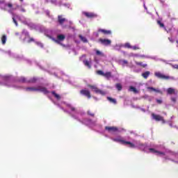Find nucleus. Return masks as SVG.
<instances>
[{"label":"nucleus","instance_id":"nucleus-1","mask_svg":"<svg viewBox=\"0 0 178 178\" xmlns=\"http://www.w3.org/2000/svg\"><path fill=\"white\" fill-rule=\"evenodd\" d=\"M26 91H39L40 92H43V94H49V91L45 87L38 86V87H28L26 88Z\"/></svg>","mask_w":178,"mask_h":178},{"label":"nucleus","instance_id":"nucleus-2","mask_svg":"<svg viewBox=\"0 0 178 178\" xmlns=\"http://www.w3.org/2000/svg\"><path fill=\"white\" fill-rule=\"evenodd\" d=\"M113 141H114L115 143H120V144H122L123 145H129L130 148H136L135 144L129 141H126L120 138H113Z\"/></svg>","mask_w":178,"mask_h":178},{"label":"nucleus","instance_id":"nucleus-3","mask_svg":"<svg viewBox=\"0 0 178 178\" xmlns=\"http://www.w3.org/2000/svg\"><path fill=\"white\" fill-rule=\"evenodd\" d=\"M66 39V36L63 34H60L57 35V39H54V42L58 44V45H61V47H66V45L62 43V41H65Z\"/></svg>","mask_w":178,"mask_h":178},{"label":"nucleus","instance_id":"nucleus-4","mask_svg":"<svg viewBox=\"0 0 178 178\" xmlns=\"http://www.w3.org/2000/svg\"><path fill=\"white\" fill-rule=\"evenodd\" d=\"M154 76L158 79H161V80H170V76L168 75H165L159 72H156L154 73Z\"/></svg>","mask_w":178,"mask_h":178},{"label":"nucleus","instance_id":"nucleus-5","mask_svg":"<svg viewBox=\"0 0 178 178\" xmlns=\"http://www.w3.org/2000/svg\"><path fill=\"white\" fill-rule=\"evenodd\" d=\"M88 87L89 88H91V90H93L96 94H100V95H105V94H106L105 91L99 90L95 86L89 85Z\"/></svg>","mask_w":178,"mask_h":178},{"label":"nucleus","instance_id":"nucleus-6","mask_svg":"<svg viewBox=\"0 0 178 178\" xmlns=\"http://www.w3.org/2000/svg\"><path fill=\"white\" fill-rule=\"evenodd\" d=\"M80 95L88 97V99L91 98V92L88 89H82L80 90Z\"/></svg>","mask_w":178,"mask_h":178},{"label":"nucleus","instance_id":"nucleus-7","mask_svg":"<svg viewBox=\"0 0 178 178\" xmlns=\"http://www.w3.org/2000/svg\"><path fill=\"white\" fill-rule=\"evenodd\" d=\"M99 42L102 44V45H105L106 47H108V45H111L112 44V40L109 39H99Z\"/></svg>","mask_w":178,"mask_h":178},{"label":"nucleus","instance_id":"nucleus-8","mask_svg":"<svg viewBox=\"0 0 178 178\" xmlns=\"http://www.w3.org/2000/svg\"><path fill=\"white\" fill-rule=\"evenodd\" d=\"M83 15L88 17V19H95V17H98V15L94 13H88V12H83Z\"/></svg>","mask_w":178,"mask_h":178},{"label":"nucleus","instance_id":"nucleus-9","mask_svg":"<svg viewBox=\"0 0 178 178\" xmlns=\"http://www.w3.org/2000/svg\"><path fill=\"white\" fill-rule=\"evenodd\" d=\"M105 130L108 131V133H118L119 128L117 127H105Z\"/></svg>","mask_w":178,"mask_h":178},{"label":"nucleus","instance_id":"nucleus-10","mask_svg":"<svg viewBox=\"0 0 178 178\" xmlns=\"http://www.w3.org/2000/svg\"><path fill=\"white\" fill-rule=\"evenodd\" d=\"M152 116L154 120H156V122H165V120L163 119V117L156 115L155 113H152Z\"/></svg>","mask_w":178,"mask_h":178},{"label":"nucleus","instance_id":"nucleus-11","mask_svg":"<svg viewBox=\"0 0 178 178\" xmlns=\"http://www.w3.org/2000/svg\"><path fill=\"white\" fill-rule=\"evenodd\" d=\"M167 94H168V95H172V94L174 95H177L178 90H176V89H175L173 88H168L167 89Z\"/></svg>","mask_w":178,"mask_h":178},{"label":"nucleus","instance_id":"nucleus-12","mask_svg":"<svg viewBox=\"0 0 178 178\" xmlns=\"http://www.w3.org/2000/svg\"><path fill=\"white\" fill-rule=\"evenodd\" d=\"M99 33H102V34H104V35H111V34H112V31L110 30H106V29H99L98 30Z\"/></svg>","mask_w":178,"mask_h":178},{"label":"nucleus","instance_id":"nucleus-13","mask_svg":"<svg viewBox=\"0 0 178 178\" xmlns=\"http://www.w3.org/2000/svg\"><path fill=\"white\" fill-rule=\"evenodd\" d=\"M149 151H150V152H152V154H156V155H165V152H159L154 148H149Z\"/></svg>","mask_w":178,"mask_h":178},{"label":"nucleus","instance_id":"nucleus-14","mask_svg":"<svg viewBox=\"0 0 178 178\" xmlns=\"http://www.w3.org/2000/svg\"><path fill=\"white\" fill-rule=\"evenodd\" d=\"M66 22V18L63 17V15H58V22L62 25Z\"/></svg>","mask_w":178,"mask_h":178},{"label":"nucleus","instance_id":"nucleus-15","mask_svg":"<svg viewBox=\"0 0 178 178\" xmlns=\"http://www.w3.org/2000/svg\"><path fill=\"white\" fill-rule=\"evenodd\" d=\"M149 74H151V72L149 71H146L143 73H142V77H143V79H148V77H149Z\"/></svg>","mask_w":178,"mask_h":178},{"label":"nucleus","instance_id":"nucleus-16","mask_svg":"<svg viewBox=\"0 0 178 178\" xmlns=\"http://www.w3.org/2000/svg\"><path fill=\"white\" fill-rule=\"evenodd\" d=\"M108 101L111 102V104H114V105H116L118 104V102L115 100V99H113L111 97H107Z\"/></svg>","mask_w":178,"mask_h":178},{"label":"nucleus","instance_id":"nucleus-17","mask_svg":"<svg viewBox=\"0 0 178 178\" xmlns=\"http://www.w3.org/2000/svg\"><path fill=\"white\" fill-rule=\"evenodd\" d=\"M79 37L81 41H82V42H84V43L88 42V40H87L86 37H84L82 35H79Z\"/></svg>","mask_w":178,"mask_h":178},{"label":"nucleus","instance_id":"nucleus-18","mask_svg":"<svg viewBox=\"0 0 178 178\" xmlns=\"http://www.w3.org/2000/svg\"><path fill=\"white\" fill-rule=\"evenodd\" d=\"M83 65L88 67V69H91V63L87 60H83Z\"/></svg>","mask_w":178,"mask_h":178},{"label":"nucleus","instance_id":"nucleus-19","mask_svg":"<svg viewBox=\"0 0 178 178\" xmlns=\"http://www.w3.org/2000/svg\"><path fill=\"white\" fill-rule=\"evenodd\" d=\"M1 44L3 45H5V44H6V40H7L6 35H3L1 36Z\"/></svg>","mask_w":178,"mask_h":178},{"label":"nucleus","instance_id":"nucleus-20","mask_svg":"<svg viewBox=\"0 0 178 178\" xmlns=\"http://www.w3.org/2000/svg\"><path fill=\"white\" fill-rule=\"evenodd\" d=\"M129 91H132L134 94H138V90L134 86L129 87Z\"/></svg>","mask_w":178,"mask_h":178},{"label":"nucleus","instance_id":"nucleus-21","mask_svg":"<svg viewBox=\"0 0 178 178\" xmlns=\"http://www.w3.org/2000/svg\"><path fill=\"white\" fill-rule=\"evenodd\" d=\"M104 77H106V79H111V77H112V73L111 72H107L104 73Z\"/></svg>","mask_w":178,"mask_h":178},{"label":"nucleus","instance_id":"nucleus-22","mask_svg":"<svg viewBox=\"0 0 178 178\" xmlns=\"http://www.w3.org/2000/svg\"><path fill=\"white\" fill-rule=\"evenodd\" d=\"M137 66H141V67H147V64H143V62H136L135 63Z\"/></svg>","mask_w":178,"mask_h":178},{"label":"nucleus","instance_id":"nucleus-23","mask_svg":"<svg viewBox=\"0 0 178 178\" xmlns=\"http://www.w3.org/2000/svg\"><path fill=\"white\" fill-rule=\"evenodd\" d=\"M115 88H117V90L118 91H122V89L123 88V86H122V84H120V83H116L115 84Z\"/></svg>","mask_w":178,"mask_h":178},{"label":"nucleus","instance_id":"nucleus-24","mask_svg":"<svg viewBox=\"0 0 178 178\" xmlns=\"http://www.w3.org/2000/svg\"><path fill=\"white\" fill-rule=\"evenodd\" d=\"M52 95H54V97H55V98H56V99H60V96L58 94H56V92H55V91H52L51 92Z\"/></svg>","mask_w":178,"mask_h":178},{"label":"nucleus","instance_id":"nucleus-25","mask_svg":"<svg viewBox=\"0 0 178 178\" xmlns=\"http://www.w3.org/2000/svg\"><path fill=\"white\" fill-rule=\"evenodd\" d=\"M18 81H19V83H27V81L26 80V78L22 76L18 79Z\"/></svg>","mask_w":178,"mask_h":178},{"label":"nucleus","instance_id":"nucleus-26","mask_svg":"<svg viewBox=\"0 0 178 178\" xmlns=\"http://www.w3.org/2000/svg\"><path fill=\"white\" fill-rule=\"evenodd\" d=\"M6 6H8V8H9L10 9H12V10H14V8H13V4H12V3H6Z\"/></svg>","mask_w":178,"mask_h":178},{"label":"nucleus","instance_id":"nucleus-27","mask_svg":"<svg viewBox=\"0 0 178 178\" xmlns=\"http://www.w3.org/2000/svg\"><path fill=\"white\" fill-rule=\"evenodd\" d=\"M104 74H105V72H103L102 70H97V74H99V76H104Z\"/></svg>","mask_w":178,"mask_h":178},{"label":"nucleus","instance_id":"nucleus-28","mask_svg":"<svg viewBox=\"0 0 178 178\" xmlns=\"http://www.w3.org/2000/svg\"><path fill=\"white\" fill-rule=\"evenodd\" d=\"M157 24H159L160 27H162V28L165 27V24L162 23V22H161L160 20L157 21Z\"/></svg>","mask_w":178,"mask_h":178},{"label":"nucleus","instance_id":"nucleus-29","mask_svg":"<svg viewBox=\"0 0 178 178\" xmlns=\"http://www.w3.org/2000/svg\"><path fill=\"white\" fill-rule=\"evenodd\" d=\"M37 81V79L35 77L31 78L28 83H35Z\"/></svg>","mask_w":178,"mask_h":178},{"label":"nucleus","instance_id":"nucleus-30","mask_svg":"<svg viewBox=\"0 0 178 178\" xmlns=\"http://www.w3.org/2000/svg\"><path fill=\"white\" fill-rule=\"evenodd\" d=\"M124 47V48H128L129 49H131V44H130V43H125Z\"/></svg>","mask_w":178,"mask_h":178},{"label":"nucleus","instance_id":"nucleus-31","mask_svg":"<svg viewBox=\"0 0 178 178\" xmlns=\"http://www.w3.org/2000/svg\"><path fill=\"white\" fill-rule=\"evenodd\" d=\"M96 54L98 55L99 56H104V54L99 51V50H96Z\"/></svg>","mask_w":178,"mask_h":178},{"label":"nucleus","instance_id":"nucleus-32","mask_svg":"<svg viewBox=\"0 0 178 178\" xmlns=\"http://www.w3.org/2000/svg\"><path fill=\"white\" fill-rule=\"evenodd\" d=\"M141 2H143V8L144 9L147 11L148 10V8H147V6H145V1H144V0H140Z\"/></svg>","mask_w":178,"mask_h":178},{"label":"nucleus","instance_id":"nucleus-33","mask_svg":"<svg viewBox=\"0 0 178 178\" xmlns=\"http://www.w3.org/2000/svg\"><path fill=\"white\" fill-rule=\"evenodd\" d=\"M131 49H134V51H137V49H140V47L138 46H131Z\"/></svg>","mask_w":178,"mask_h":178},{"label":"nucleus","instance_id":"nucleus-34","mask_svg":"<svg viewBox=\"0 0 178 178\" xmlns=\"http://www.w3.org/2000/svg\"><path fill=\"white\" fill-rule=\"evenodd\" d=\"M170 99H171L172 102H176V101H177L176 97H172L170 98Z\"/></svg>","mask_w":178,"mask_h":178},{"label":"nucleus","instance_id":"nucleus-35","mask_svg":"<svg viewBox=\"0 0 178 178\" xmlns=\"http://www.w3.org/2000/svg\"><path fill=\"white\" fill-rule=\"evenodd\" d=\"M45 13H46L47 16H48V17H51V15H50L49 10H47L45 12Z\"/></svg>","mask_w":178,"mask_h":178},{"label":"nucleus","instance_id":"nucleus-36","mask_svg":"<svg viewBox=\"0 0 178 178\" xmlns=\"http://www.w3.org/2000/svg\"><path fill=\"white\" fill-rule=\"evenodd\" d=\"M13 21L15 26H17V21H16V19H15V17H13Z\"/></svg>","mask_w":178,"mask_h":178},{"label":"nucleus","instance_id":"nucleus-37","mask_svg":"<svg viewBox=\"0 0 178 178\" xmlns=\"http://www.w3.org/2000/svg\"><path fill=\"white\" fill-rule=\"evenodd\" d=\"M88 115H89L90 116H92V118H94L95 114L92 113H90V111L88 112Z\"/></svg>","mask_w":178,"mask_h":178},{"label":"nucleus","instance_id":"nucleus-38","mask_svg":"<svg viewBox=\"0 0 178 178\" xmlns=\"http://www.w3.org/2000/svg\"><path fill=\"white\" fill-rule=\"evenodd\" d=\"M34 38H31L29 40V41H28V42H34Z\"/></svg>","mask_w":178,"mask_h":178},{"label":"nucleus","instance_id":"nucleus-39","mask_svg":"<svg viewBox=\"0 0 178 178\" xmlns=\"http://www.w3.org/2000/svg\"><path fill=\"white\" fill-rule=\"evenodd\" d=\"M70 108L71 111H72V112H74V111H76V108L72 106H70Z\"/></svg>","mask_w":178,"mask_h":178},{"label":"nucleus","instance_id":"nucleus-40","mask_svg":"<svg viewBox=\"0 0 178 178\" xmlns=\"http://www.w3.org/2000/svg\"><path fill=\"white\" fill-rule=\"evenodd\" d=\"M122 63H123L124 65H127V64L129 63V62H127V60H122Z\"/></svg>","mask_w":178,"mask_h":178},{"label":"nucleus","instance_id":"nucleus-41","mask_svg":"<svg viewBox=\"0 0 178 178\" xmlns=\"http://www.w3.org/2000/svg\"><path fill=\"white\" fill-rule=\"evenodd\" d=\"M149 88V90H152V91H156V89H155L154 88H153V87H149V88Z\"/></svg>","mask_w":178,"mask_h":178},{"label":"nucleus","instance_id":"nucleus-42","mask_svg":"<svg viewBox=\"0 0 178 178\" xmlns=\"http://www.w3.org/2000/svg\"><path fill=\"white\" fill-rule=\"evenodd\" d=\"M156 102H157V104H162V100L157 99Z\"/></svg>","mask_w":178,"mask_h":178},{"label":"nucleus","instance_id":"nucleus-43","mask_svg":"<svg viewBox=\"0 0 178 178\" xmlns=\"http://www.w3.org/2000/svg\"><path fill=\"white\" fill-rule=\"evenodd\" d=\"M172 67H173L174 69H177V70H178V65H172Z\"/></svg>","mask_w":178,"mask_h":178},{"label":"nucleus","instance_id":"nucleus-44","mask_svg":"<svg viewBox=\"0 0 178 178\" xmlns=\"http://www.w3.org/2000/svg\"><path fill=\"white\" fill-rule=\"evenodd\" d=\"M4 81L9 82V78H3Z\"/></svg>","mask_w":178,"mask_h":178},{"label":"nucleus","instance_id":"nucleus-45","mask_svg":"<svg viewBox=\"0 0 178 178\" xmlns=\"http://www.w3.org/2000/svg\"><path fill=\"white\" fill-rule=\"evenodd\" d=\"M155 91V92H159V93H161L162 92H161V90H157V89H156V90H154Z\"/></svg>","mask_w":178,"mask_h":178},{"label":"nucleus","instance_id":"nucleus-46","mask_svg":"<svg viewBox=\"0 0 178 178\" xmlns=\"http://www.w3.org/2000/svg\"><path fill=\"white\" fill-rule=\"evenodd\" d=\"M5 3V1H1L0 0V5H1V3Z\"/></svg>","mask_w":178,"mask_h":178},{"label":"nucleus","instance_id":"nucleus-47","mask_svg":"<svg viewBox=\"0 0 178 178\" xmlns=\"http://www.w3.org/2000/svg\"><path fill=\"white\" fill-rule=\"evenodd\" d=\"M22 12H26V10L24 8L21 9Z\"/></svg>","mask_w":178,"mask_h":178},{"label":"nucleus","instance_id":"nucleus-48","mask_svg":"<svg viewBox=\"0 0 178 178\" xmlns=\"http://www.w3.org/2000/svg\"><path fill=\"white\" fill-rule=\"evenodd\" d=\"M168 40L170 41V42H173V40L170 39V38H168Z\"/></svg>","mask_w":178,"mask_h":178},{"label":"nucleus","instance_id":"nucleus-49","mask_svg":"<svg viewBox=\"0 0 178 178\" xmlns=\"http://www.w3.org/2000/svg\"><path fill=\"white\" fill-rule=\"evenodd\" d=\"M20 1V2H23V0H19Z\"/></svg>","mask_w":178,"mask_h":178},{"label":"nucleus","instance_id":"nucleus-50","mask_svg":"<svg viewBox=\"0 0 178 178\" xmlns=\"http://www.w3.org/2000/svg\"><path fill=\"white\" fill-rule=\"evenodd\" d=\"M4 85H5V86H8V84H7V83H4Z\"/></svg>","mask_w":178,"mask_h":178},{"label":"nucleus","instance_id":"nucleus-51","mask_svg":"<svg viewBox=\"0 0 178 178\" xmlns=\"http://www.w3.org/2000/svg\"><path fill=\"white\" fill-rule=\"evenodd\" d=\"M177 43H178V41L177 40Z\"/></svg>","mask_w":178,"mask_h":178}]
</instances>
